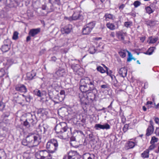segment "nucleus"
<instances>
[{"mask_svg":"<svg viewBox=\"0 0 159 159\" xmlns=\"http://www.w3.org/2000/svg\"><path fill=\"white\" fill-rule=\"evenodd\" d=\"M127 69L125 67L121 68L119 71V73L120 75L123 78L126 76L127 74Z\"/></svg>","mask_w":159,"mask_h":159,"instance_id":"15","label":"nucleus"},{"mask_svg":"<svg viewBox=\"0 0 159 159\" xmlns=\"http://www.w3.org/2000/svg\"><path fill=\"white\" fill-rule=\"evenodd\" d=\"M36 75V73L32 71L31 72L27 73L26 75L27 78L29 80H32Z\"/></svg>","mask_w":159,"mask_h":159,"instance_id":"18","label":"nucleus"},{"mask_svg":"<svg viewBox=\"0 0 159 159\" xmlns=\"http://www.w3.org/2000/svg\"><path fill=\"white\" fill-rule=\"evenodd\" d=\"M81 16L78 12L74 13L72 17V20H75L78 19Z\"/></svg>","mask_w":159,"mask_h":159,"instance_id":"24","label":"nucleus"},{"mask_svg":"<svg viewBox=\"0 0 159 159\" xmlns=\"http://www.w3.org/2000/svg\"><path fill=\"white\" fill-rule=\"evenodd\" d=\"M46 6L45 5H43L42 6V8L43 10H45L46 9Z\"/></svg>","mask_w":159,"mask_h":159,"instance_id":"61","label":"nucleus"},{"mask_svg":"<svg viewBox=\"0 0 159 159\" xmlns=\"http://www.w3.org/2000/svg\"><path fill=\"white\" fill-rule=\"evenodd\" d=\"M5 70L3 69H1L0 70V78L2 77L5 74Z\"/></svg>","mask_w":159,"mask_h":159,"instance_id":"40","label":"nucleus"},{"mask_svg":"<svg viewBox=\"0 0 159 159\" xmlns=\"http://www.w3.org/2000/svg\"><path fill=\"white\" fill-rule=\"evenodd\" d=\"M48 127L46 125H43V126H41V129H43V133L44 134L47 131Z\"/></svg>","mask_w":159,"mask_h":159,"instance_id":"38","label":"nucleus"},{"mask_svg":"<svg viewBox=\"0 0 159 159\" xmlns=\"http://www.w3.org/2000/svg\"><path fill=\"white\" fill-rule=\"evenodd\" d=\"M15 89L21 93H26L27 91V89L26 87L22 84H18L16 85L15 87Z\"/></svg>","mask_w":159,"mask_h":159,"instance_id":"8","label":"nucleus"},{"mask_svg":"<svg viewBox=\"0 0 159 159\" xmlns=\"http://www.w3.org/2000/svg\"><path fill=\"white\" fill-rule=\"evenodd\" d=\"M30 36H30L29 35V36H28L27 37L26 41L27 42H28L30 40V39H31Z\"/></svg>","mask_w":159,"mask_h":159,"instance_id":"59","label":"nucleus"},{"mask_svg":"<svg viewBox=\"0 0 159 159\" xmlns=\"http://www.w3.org/2000/svg\"><path fill=\"white\" fill-rule=\"evenodd\" d=\"M94 128L96 130L102 129V125L100 124H96L94 126Z\"/></svg>","mask_w":159,"mask_h":159,"instance_id":"32","label":"nucleus"},{"mask_svg":"<svg viewBox=\"0 0 159 159\" xmlns=\"http://www.w3.org/2000/svg\"><path fill=\"white\" fill-rule=\"evenodd\" d=\"M89 51L90 53L93 54L95 52L96 50L94 46H92L89 48Z\"/></svg>","mask_w":159,"mask_h":159,"instance_id":"30","label":"nucleus"},{"mask_svg":"<svg viewBox=\"0 0 159 159\" xmlns=\"http://www.w3.org/2000/svg\"><path fill=\"white\" fill-rule=\"evenodd\" d=\"M38 131H40L41 134H43V129H41V126H40V125H39V128L38 129Z\"/></svg>","mask_w":159,"mask_h":159,"instance_id":"56","label":"nucleus"},{"mask_svg":"<svg viewBox=\"0 0 159 159\" xmlns=\"http://www.w3.org/2000/svg\"><path fill=\"white\" fill-rule=\"evenodd\" d=\"M106 25L107 27L111 30H113L115 29V25L112 23H108Z\"/></svg>","mask_w":159,"mask_h":159,"instance_id":"25","label":"nucleus"},{"mask_svg":"<svg viewBox=\"0 0 159 159\" xmlns=\"http://www.w3.org/2000/svg\"><path fill=\"white\" fill-rule=\"evenodd\" d=\"M132 24V23L130 22H125V26L127 27H129Z\"/></svg>","mask_w":159,"mask_h":159,"instance_id":"48","label":"nucleus"},{"mask_svg":"<svg viewBox=\"0 0 159 159\" xmlns=\"http://www.w3.org/2000/svg\"><path fill=\"white\" fill-rule=\"evenodd\" d=\"M154 120L156 123L158 124L159 122V119L158 117H155L154 119Z\"/></svg>","mask_w":159,"mask_h":159,"instance_id":"55","label":"nucleus"},{"mask_svg":"<svg viewBox=\"0 0 159 159\" xmlns=\"http://www.w3.org/2000/svg\"><path fill=\"white\" fill-rule=\"evenodd\" d=\"M32 98V97L30 95H27L26 97H25V100L27 102H30V100Z\"/></svg>","mask_w":159,"mask_h":159,"instance_id":"47","label":"nucleus"},{"mask_svg":"<svg viewBox=\"0 0 159 159\" xmlns=\"http://www.w3.org/2000/svg\"><path fill=\"white\" fill-rule=\"evenodd\" d=\"M63 159H70L69 152L67 155L64 156Z\"/></svg>","mask_w":159,"mask_h":159,"instance_id":"53","label":"nucleus"},{"mask_svg":"<svg viewBox=\"0 0 159 159\" xmlns=\"http://www.w3.org/2000/svg\"><path fill=\"white\" fill-rule=\"evenodd\" d=\"M158 139L155 137H153L152 138V140L151 141V143H154L156 142H157Z\"/></svg>","mask_w":159,"mask_h":159,"instance_id":"45","label":"nucleus"},{"mask_svg":"<svg viewBox=\"0 0 159 159\" xmlns=\"http://www.w3.org/2000/svg\"><path fill=\"white\" fill-rule=\"evenodd\" d=\"M150 125L148 126L147 129L146 135L147 136H149L151 135L153 132L154 130V127L153 126V122L152 120L150 121Z\"/></svg>","mask_w":159,"mask_h":159,"instance_id":"10","label":"nucleus"},{"mask_svg":"<svg viewBox=\"0 0 159 159\" xmlns=\"http://www.w3.org/2000/svg\"><path fill=\"white\" fill-rule=\"evenodd\" d=\"M66 72L65 70L63 69L60 68L56 72L54 76L56 79H57L59 77L64 76Z\"/></svg>","mask_w":159,"mask_h":159,"instance_id":"9","label":"nucleus"},{"mask_svg":"<svg viewBox=\"0 0 159 159\" xmlns=\"http://www.w3.org/2000/svg\"><path fill=\"white\" fill-rule=\"evenodd\" d=\"M21 143L22 145L25 146H27L30 145L29 143H28L26 138L25 139H23Z\"/></svg>","mask_w":159,"mask_h":159,"instance_id":"37","label":"nucleus"},{"mask_svg":"<svg viewBox=\"0 0 159 159\" xmlns=\"http://www.w3.org/2000/svg\"><path fill=\"white\" fill-rule=\"evenodd\" d=\"M80 119L81 120V121L84 123L86 122V119L85 118H84L83 116H82V118H80Z\"/></svg>","mask_w":159,"mask_h":159,"instance_id":"52","label":"nucleus"},{"mask_svg":"<svg viewBox=\"0 0 159 159\" xmlns=\"http://www.w3.org/2000/svg\"><path fill=\"white\" fill-rule=\"evenodd\" d=\"M112 72V71L111 70H110L109 71H108V70H107V75H111Z\"/></svg>","mask_w":159,"mask_h":159,"instance_id":"60","label":"nucleus"},{"mask_svg":"<svg viewBox=\"0 0 159 159\" xmlns=\"http://www.w3.org/2000/svg\"><path fill=\"white\" fill-rule=\"evenodd\" d=\"M133 4L135 7H137L140 5L141 2L140 1H136L134 2Z\"/></svg>","mask_w":159,"mask_h":159,"instance_id":"44","label":"nucleus"},{"mask_svg":"<svg viewBox=\"0 0 159 159\" xmlns=\"http://www.w3.org/2000/svg\"><path fill=\"white\" fill-rule=\"evenodd\" d=\"M28 143L32 146H36L39 142V136L33 134H30L26 137Z\"/></svg>","mask_w":159,"mask_h":159,"instance_id":"3","label":"nucleus"},{"mask_svg":"<svg viewBox=\"0 0 159 159\" xmlns=\"http://www.w3.org/2000/svg\"><path fill=\"white\" fill-rule=\"evenodd\" d=\"M125 33L120 31H118L116 32V36L119 39H120L121 40H123L124 39Z\"/></svg>","mask_w":159,"mask_h":159,"instance_id":"21","label":"nucleus"},{"mask_svg":"<svg viewBox=\"0 0 159 159\" xmlns=\"http://www.w3.org/2000/svg\"><path fill=\"white\" fill-rule=\"evenodd\" d=\"M128 145L130 148H132L135 146L134 143L132 142H129L128 144Z\"/></svg>","mask_w":159,"mask_h":159,"instance_id":"46","label":"nucleus"},{"mask_svg":"<svg viewBox=\"0 0 159 159\" xmlns=\"http://www.w3.org/2000/svg\"><path fill=\"white\" fill-rule=\"evenodd\" d=\"M67 128V124L65 122H61L57 125L55 127V129L58 134L57 137L61 139H66L67 134L65 132L66 131Z\"/></svg>","mask_w":159,"mask_h":159,"instance_id":"2","label":"nucleus"},{"mask_svg":"<svg viewBox=\"0 0 159 159\" xmlns=\"http://www.w3.org/2000/svg\"><path fill=\"white\" fill-rule=\"evenodd\" d=\"M24 125L27 127H29L30 126V124L28 119L26 120L24 123Z\"/></svg>","mask_w":159,"mask_h":159,"instance_id":"42","label":"nucleus"},{"mask_svg":"<svg viewBox=\"0 0 159 159\" xmlns=\"http://www.w3.org/2000/svg\"><path fill=\"white\" fill-rule=\"evenodd\" d=\"M29 120L30 125H34L37 122V120L35 118V116H32L29 119H28Z\"/></svg>","mask_w":159,"mask_h":159,"instance_id":"20","label":"nucleus"},{"mask_svg":"<svg viewBox=\"0 0 159 159\" xmlns=\"http://www.w3.org/2000/svg\"><path fill=\"white\" fill-rule=\"evenodd\" d=\"M110 125L108 124H105L102 125V129H110Z\"/></svg>","mask_w":159,"mask_h":159,"instance_id":"39","label":"nucleus"},{"mask_svg":"<svg viewBox=\"0 0 159 159\" xmlns=\"http://www.w3.org/2000/svg\"><path fill=\"white\" fill-rule=\"evenodd\" d=\"M57 60V58L55 57H51V61H55Z\"/></svg>","mask_w":159,"mask_h":159,"instance_id":"58","label":"nucleus"},{"mask_svg":"<svg viewBox=\"0 0 159 159\" xmlns=\"http://www.w3.org/2000/svg\"><path fill=\"white\" fill-rule=\"evenodd\" d=\"M48 94L50 98L54 99L57 95V92L55 91L48 90Z\"/></svg>","mask_w":159,"mask_h":159,"instance_id":"23","label":"nucleus"},{"mask_svg":"<svg viewBox=\"0 0 159 159\" xmlns=\"http://www.w3.org/2000/svg\"><path fill=\"white\" fill-rule=\"evenodd\" d=\"M126 52L128 53V57L127 59V61L129 62L131 61L133 59L132 55L131 53L128 51H126Z\"/></svg>","mask_w":159,"mask_h":159,"instance_id":"29","label":"nucleus"},{"mask_svg":"<svg viewBox=\"0 0 159 159\" xmlns=\"http://www.w3.org/2000/svg\"><path fill=\"white\" fill-rule=\"evenodd\" d=\"M105 17L106 19L108 18L110 19H113V15L111 14H106L105 15Z\"/></svg>","mask_w":159,"mask_h":159,"instance_id":"41","label":"nucleus"},{"mask_svg":"<svg viewBox=\"0 0 159 159\" xmlns=\"http://www.w3.org/2000/svg\"><path fill=\"white\" fill-rule=\"evenodd\" d=\"M98 71L100 72L101 73H104L105 72V70L103 69V68L101 66H98L97 68Z\"/></svg>","mask_w":159,"mask_h":159,"instance_id":"33","label":"nucleus"},{"mask_svg":"<svg viewBox=\"0 0 159 159\" xmlns=\"http://www.w3.org/2000/svg\"><path fill=\"white\" fill-rule=\"evenodd\" d=\"M154 50V47L150 48L148 51L145 52L144 53L146 54L151 55L153 52Z\"/></svg>","mask_w":159,"mask_h":159,"instance_id":"27","label":"nucleus"},{"mask_svg":"<svg viewBox=\"0 0 159 159\" xmlns=\"http://www.w3.org/2000/svg\"><path fill=\"white\" fill-rule=\"evenodd\" d=\"M40 28L31 29L29 32V35L31 36L34 37L36 35L39 33L40 32Z\"/></svg>","mask_w":159,"mask_h":159,"instance_id":"14","label":"nucleus"},{"mask_svg":"<svg viewBox=\"0 0 159 159\" xmlns=\"http://www.w3.org/2000/svg\"><path fill=\"white\" fill-rule=\"evenodd\" d=\"M158 39L157 38H153L150 40V42L152 43H155L157 40Z\"/></svg>","mask_w":159,"mask_h":159,"instance_id":"50","label":"nucleus"},{"mask_svg":"<svg viewBox=\"0 0 159 159\" xmlns=\"http://www.w3.org/2000/svg\"><path fill=\"white\" fill-rule=\"evenodd\" d=\"M35 156L38 159H51L52 155L46 150H43L37 152Z\"/></svg>","mask_w":159,"mask_h":159,"instance_id":"5","label":"nucleus"},{"mask_svg":"<svg viewBox=\"0 0 159 159\" xmlns=\"http://www.w3.org/2000/svg\"><path fill=\"white\" fill-rule=\"evenodd\" d=\"M149 152L148 149L146 150L141 154L142 157L144 158H148L149 157Z\"/></svg>","mask_w":159,"mask_h":159,"instance_id":"26","label":"nucleus"},{"mask_svg":"<svg viewBox=\"0 0 159 159\" xmlns=\"http://www.w3.org/2000/svg\"><path fill=\"white\" fill-rule=\"evenodd\" d=\"M110 35L113 37H115V33L114 32H112L111 33Z\"/></svg>","mask_w":159,"mask_h":159,"instance_id":"63","label":"nucleus"},{"mask_svg":"<svg viewBox=\"0 0 159 159\" xmlns=\"http://www.w3.org/2000/svg\"><path fill=\"white\" fill-rule=\"evenodd\" d=\"M70 144L71 146L73 147L77 148L78 147L77 143L75 141V139L74 137L70 138Z\"/></svg>","mask_w":159,"mask_h":159,"instance_id":"16","label":"nucleus"},{"mask_svg":"<svg viewBox=\"0 0 159 159\" xmlns=\"http://www.w3.org/2000/svg\"><path fill=\"white\" fill-rule=\"evenodd\" d=\"M5 107L4 103L0 101V111L3 110Z\"/></svg>","mask_w":159,"mask_h":159,"instance_id":"43","label":"nucleus"},{"mask_svg":"<svg viewBox=\"0 0 159 159\" xmlns=\"http://www.w3.org/2000/svg\"><path fill=\"white\" fill-rule=\"evenodd\" d=\"M119 54L120 56L124 58L126 56V51L125 50L121 51L119 52Z\"/></svg>","mask_w":159,"mask_h":159,"instance_id":"34","label":"nucleus"},{"mask_svg":"<svg viewBox=\"0 0 159 159\" xmlns=\"http://www.w3.org/2000/svg\"><path fill=\"white\" fill-rule=\"evenodd\" d=\"M101 87L103 89H106L107 88V85H102L101 86Z\"/></svg>","mask_w":159,"mask_h":159,"instance_id":"57","label":"nucleus"},{"mask_svg":"<svg viewBox=\"0 0 159 159\" xmlns=\"http://www.w3.org/2000/svg\"><path fill=\"white\" fill-rule=\"evenodd\" d=\"M65 91L63 90H61V91L60 93L59 94H61V95H63L64 97L65 98Z\"/></svg>","mask_w":159,"mask_h":159,"instance_id":"54","label":"nucleus"},{"mask_svg":"<svg viewBox=\"0 0 159 159\" xmlns=\"http://www.w3.org/2000/svg\"><path fill=\"white\" fill-rule=\"evenodd\" d=\"M34 92V94L39 97H41L43 95V94L41 93L40 91L38 89L35 90Z\"/></svg>","mask_w":159,"mask_h":159,"instance_id":"28","label":"nucleus"},{"mask_svg":"<svg viewBox=\"0 0 159 159\" xmlns=\"http://www.w3.org/2000/svg\"><path fill=\"white\" fill-rule=\"evenodd\" d=\"M95 24V23L92 22L85 25L83 29L82 33L83 34L85 35L89 34L94 27Z\"/></svg>","mask_w":159,"mask_h":159,"instance_id":"6","label":"nucleus"},{"mask_svg":"<svg viewBox=\"0 0 159 159\" xmlns=\"http://www.w3.org/2000/svg\"><path fill=\"white\" fill-rule=\"evenodd\" d=\"M70 159H79L80 156L76 151H70L69 152Z\"/></svg>","mask_w":159,"mask_h":159,"instance_id":"7","label":"nucleus"},{"mask_svg":"<svg viewBox=\"0 0 159 159\" xmlns=\"http://www.w3.org/2000/svg\"><path fill=\"white\" fill-rule=\"evenodd\" d=\"M155 147V145L153 144H152V145H151L148 149V150H152Z\"/></svg>","mask_w":159,"mask_h":159,"instance_id":"51","label":"nucleus"},{"mask_svg":"<svg viewBox=\"0 0 159 159\" xmlns=\"http://www.w3.org/2000/svg\"><path fill=\"white\" fill-rule=\"evenodd\" d=\"M64 98L63 95L61 94H57L54 99L53 102L55 104L59 103L62 102L64 99Z\"/></svg>","mask_w":159,"mask_h":159,"instance_id":"12","label":"nucleus"},{"mask_svg":"<svg viewBox=\"0 0 159 159\" xmlns=\"http://www.w3.org/2000/svg\"><path fill=\"white\" fill-rule=\"evenodd\" d=\"M147 22V25L150 26H154L156 24V21L153 20H149Z\"/></svg>","mask_w":159,"mask_h":159,"instance_id":"31","label":"nucleus"},{"mask_svg":"<svg viewBox=\"0 0 159 159\" xmlns=\"http://www.w3.org/2000/svg\"><path fill=\"white\" fill-rule=\"evenodd\" d=\"M72 27L70 25H68L61 28V31L62 34H68L69 33L71 30Z\"/></svg>","mask_w":159,"mask_h":159,"instance_id":"13","label":"nucleus"},{"mask_svg":"<svg viewBox=\"0 0 159 159\" xmlns=\"http://www.w3.org/2000/svg\"><path fill=\"white\" fill-rule=\"evenodd\" d=\"M93 83L94 82L88 77L81 79L80 81V91L83 93H86L87 99L92 101L95 99L98 93L97 90L94 88Z\"/></svg>","mask_w":159,"mask_h":159,"instance_id":"1","label":"nucleus"},{"mask_svg":"<svg viewBox=\"0 0 159 159\" xmlns=\"http://www.w3.org/2000/svg\"><path fill=\"white\" fill-rule=\"evenodd\" d=\"M18 33L17 31L14 32L12 37V39L14 40H16L18 38Z\"/></svg>","mask_w":159,"mask_h":159,"instance_id":"35","label":"nucleus"},{"mask_svg":"<svg viewBox=\"0 0 159 159\" xmlns=\"http://www.w3.org/2000/svg\"><path fill=\"white\" fill-rule=\"evenodd\" d=\"M129 127V125L127 124H125L123 128V131L124 132H125L127 131Z\"/></svg>","mask_w":159,"mask_h":159,"instance_id":"49","label":"nucleus"},{"mask_svg":"<svg viewBox=\"0 0 159 159\" xmlns=\"http://www.w3.org/2000/svg\"><path fill=\"white\" fill-rule=\"evenodd\" d=\"M3 1V2H6V4L10 7L14 6L15 4H18L19 0H0V2Z\"/></svg>","mask_w":159,"mask_h":159,"instance_id":"11","label":"nucleus"},{"mask_svg":"<svg viewBox=\"0 0 159 159\" xmlns=\"http://www.w3.org/2000/svg\"><path fill=\"white\" fill-rule=\"evenodd\" d=\"M48 1L49 2L52 4L50 8L51 11H52L53 10V4L56 3L58 5L60 4V0H48Z\"/></svg>","mask_w":159,"mask_h":159,"instance_id":"17","label":"nucleus"},{"mask_svg":"<svg viewBox=\"0 0 159 159\" xmlns=\"http://www.w3.org/2000/svg\"><path fill=\"white\" fill-rule=\"evenodd\" d=\"M58 146V143L57 140L52 139L47 143L46 148L50 152L53 153L57 150Z\"/></svg>","mask_w":159,"mask_h":159,"instance_id":"4","label":"nucleus"},{"mask_svg":"<svg viewBox=\"0 0 159 159\" xmlns=\"http://www.w3.org/2000/svg\"><path fill=\"white\" fill-rule=\"evenodd\" d=\"M10 48V46L7 44H4L2 46L1 50L3 52H5L8 51Z\"/></svg>","mask_w":159,"mask_h":159,"instance_id":"22","label":"nucleus"},{"mask_svg":"<svg viewBox=\"0 0 159 159\" xmlns=\"http://www.w3.org/2000/svg\"><path fill=\"white\" fill-rule=\"evenodd\" d=\"M109 75L110 76V77H111V78L112 80H113L114 78L116 79V77L114 75L111 74V75Z\"/></svg>","mask_w":159,"mask_h":159,"instance_id":"62","label":"nucleus"},{"mask_svg":"<svg viewBox=\"0 0 159 159\" xmlns=\"http://www.w3.org/2000/svg\"><path fill=\"white\" fill-rule=\"evenodd\" d=\"M152 102L151 101H148L147 102V104L148 105V104H152Z\"/></svg>","mask_w":159,"mask_h":159,"instance_id":"64","label":"nucleus"},{"mask_svg":"<svg viewBox=\"0 0 159 159\" xmlns=\"http://www.w3.org/2000/svg\"><path fill=\"white\" fill-rule=\"evenodd\" d=\"M146 10L147 13L150 14L152 13L153 11L152 10V9L150 7H147L146 8Z\"/></svg>","mask_w":159,"mask_h":159,"instance_id":"36","label":"nucleus"},{"mask_svg":"<svg viewBox=\"0 0 159 159\" xmlns=\"http://www.w3.org/2000/svg\"><path fill=\"white\" fill-rule=\"evenodd\" d=\"M95 156L93 154L87 153L83 157V159H95Z\"/></svg>","mask_w":159,"mask_h":159,"instance_id":"19","label":"nucleus"}]
</instances>
